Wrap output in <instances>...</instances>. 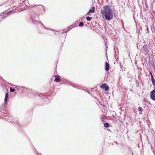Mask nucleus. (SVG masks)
I'll list each match as a JSON object with an SVG mask.
<instances>
[{"label": "nucleus", "instance_id": "12", "mask_svg": "<svg viewBox=\"0 0 155 155\" xmlns=\"http://www.w3.org/2000/svg\"><path fill=\"white\" fill-rule=\"evenodd\" d=\"M151 81L153 86H155V80L154 78H151Z\"/></svg>", "mask_w": 155, "mask_h": 155}, {"label": "nucleus", "instance_id": "20", "mask_svg": "<svg viewBox=\"0 0 155 155\" xmlns=\"http://www.w3.org/2000/svg\"><path fill=\"white\" fill-rule=\"evenodd\" d=\"M36 93L35 94L36 95H37H37H38L39 96H40V94L38 93L37 92H36Z\"/></svg>", "mask_w": 155, "mask_h": 155}, {"label": "nucleus", "instance_id": "9", "mask_svg": "<svg viewBox=\"0 0 155 155\" xmlns=\"http://www.w3.org/2000/svg\"><path fill=\"white\" fill-rule=\"evenodd\" d=\"M8 94L7 93H6L5 95V100H4V102L5 104H7V101L8 99Z\"/></svg>", "mask_w": 155, "mask_h": 155}, {"label": "nucleus", "instance_id": "17", "mask_svg": "<svg viewBox=\"0 0 155 155\" xmlns=\"http://www.w3.org/2000/svg\"><path fill=\"white\" fill-rule=\"evenodd\" d=\"M41 6L42 7V8L43 9V10L44 11V12H45V7L44 6Z\"/></svg>", "mask_w": 155, "mask_h": 155}, {"label": "nucleus", "instance_id": "24", "mask_svg": "<svg viewBox=\"0 0 155 155\" xmlns=\"http://www.w3.org/2000/svg\"><path fill=\"white\" fill-rule=\"evenodd\" d=\"M37 154L38 155H41V154L40 153H39L38 152L37 153Z\"/></svg>", "mask_w": 155, "mask_h": 155}, {"label": "nucleus", "instance_id": "5", "mask_svg": "<svg viewBox=\"0 0 155 155\" xmlns=\"http://www.w3.org/2000/svg\"><path fill=\"white\" fill-rule=\"evenodd\" d=\"M150 97L153 101H155V89L152 91L150 92Z\"/></svg>", "mask_w": 155, "mask_h": 155}, {"label": "nucleus", "instance_id": "13", "mask_svg": "<svg viewBox=\"0 0 155 155\" xmlns=\"http://www.w3.org/2000/svg\"><path fill=\"white\" fill-rule=\"evenodd\" d=\"M86 19L88 21H90L92 18V17L89 16H87L86 18Z\"/></svg>", "mask_w": 155, "mask_h": 155}, {"label": "nucleus", "instance_id": "7", "mask_svg": "<svg viewBox=\"0 0 155 155\" xmlns=\"http://www.w3.org/2000/svg\"><path fill=\"white\" fill-rule=\"evenodd\" d=\"M55 77H56L55 79V81H56L57 82H59L60 81V77L59 76H58L57 75L55 76Z\"/></svg>", "mask_w": 155, "mask_h": 155}, {"label": "nucleus", "instance_id": "28", "mask_svg": "<svg viewBox=\"0 0 155 155\" xmlns=\"http://www.w3.org/2000/svg\"><path fill=\"white\" fill-rule=\"evenodd\" d=\"M2 17H3V18H5V17H3L2 16Z\"/></svg>", "mask_w": 155, "mask_h": 155}, {"label": "nucleus", "instance_id": "25", "mask_svg": "<svg viewBox=\"0 0 155 155\" xmlns=\"http://www.w3.org/2000/svg\"><path fill=\"white\" fill-rule=\"evenodd\" d=\"M70 29H68V31L70 29L72 28V27H71V26H70Z\"/></svg>", "mask_w": 155, "mask_h": 155}, {"label": "nucleus", "instance_id": "2", "mask_svg": "<svg viewBox=\"0 0 155 155\" xmlns=\"http://www.w3.org/2000/svg\"><path fill=\"white\" fill-rule=\"evenodd\" d=\"M41 27L43 28H44L45 31L44 32H40L41 33H46L51 35H54L55 34L54 30L50 29H48L42 23H41Z\"/></svg>", "mask_w": 155, "mask_h": 155}, {"label": "nucleus", "instance_id": "15", "mask_svg": "<svg viewBox=\"0 0 155 155\" xmlns=\"http://www.w3.org/2000/svg\"><path fill=\"white\" fill-rule=\"evenodd\" d=\"M138 110L139 111L142 112L143 111V109L142 107H139L138 108Z\"/></svg>", "mask_w": 155, "mask_h": 155}, {"label": "nucleus", "instance_id": "26", "mask_svg": "<svg viewBox=\"0 0 155 155\" xmlns=\"http://www.w3.org/2000/svg\"><path fill=\"white\" fill-rule=\"evenodd\" d=\"M145 47H147L146 46H145V45L144 46V48Z\"/></svg>", "mask_w": 155, "mask_h": 155}, {"label": "nucleus", "instance_id": "14", "mask_svg": "<svg viewBox=\"0 0 155 155\" xmlns=\"http://www.w3.org/2000/svg\"><path fill=\"white\" fill-rule=\"evenodd\" d=\"M15 89L12 88L11 87L10 88V91L11 92H13L14 91H15Z\"/></svg>", "mask_w": 155, "mask_h": 155}, {"label": "nucleus", "instance_id": "4", "mask_svg": "<svg viewBox=\"0 0 155 155\" xmlns=\"http://www.w3.org/2000/svg\"><path fill=\"white\" fill-rule=\"evenodd\" d=\"M101 88H105V91H107L109 90V88L108 85L106 83H104L100 86Z\"/></svg>", "mask_w": 155, "mask_h": 155}, {"label": "nucleus", "instance_id": "16", "mask_svg": "<svg viewBox=\"0 0 155 155\" xmlns=\"http://www.w3.org/2000/svg\"><path fill=\"white\" fill-rule=\"evenodd\" d=\"M84 25V23L83 22H80L79 24V26L80 27H81V26H83V25Z\"/></svg>", "mask_w": 155, "mask_h": 155}, {"label": "nucleus", "instance_id": "22", "mask_svg": "<svg viewBox=\"0 0 155 155\" xmlns=\"http://www.w3.org/2000/svg\"><path fill=\"white\" fill-rule=\"evenodd\" d=\"M85 91H86L88 93L90 94V93L88 91V90H85Z\"/></svg>", "mask_w": 155, "mask_h": 155}, {"label": "nucleus", "instance_id": "1", "mask_svg": "<svg viewBox=\"0 0 155 155\" xmlns=\"http://www.w3.org/2000/svg\"><path fill=\"white\" fill-rule=\"evenodd\" d=\"M101 14L105 19L110 21L113 18V11L110 7L108 5H105L101 10Z\"/></svg>", "mask_w": 155, "mask_h": 155}, {"label": "nucleus", "instance_id": "21", "mask_svg": "<svg viewBox=\"0 0 155 155\" xmlns=\"http://www.w3.org/2000/svg\"><path fill=\"white\" fill-rule=\"evenodd\" d=\"M17 88L18 89H20L21 88V87H20V86H17Z\"/></svg>", "mask_w": 155, "mask_h": 155}, {"label": "nucleus", "instance_id": "18", "mask_svg": "<svg viewBox=\"0 0 155 155\" xmlns=\"http://www.w3.org/2000/svg\"><path fill=\"white\" fill-rule=\"evenodd\" d=\"M150 73L151 76V78H154L152 73L151 72H150Z\"/></svg>", "mask_w": 155, "mask_h": 155}, {"label": "nucleus", "instance_id": "3", "mask_svg": "<svg viewBox=\"0 0 155 155\" xmlns=\"http://www.w3.org/2000/svg\"><path fill=\"white\" fill-rule=\"evenodd\" d=\"M40 15H35L32 16L31 17V19L34 23L36 24L37 23L38 24H40V25L41 27V23H42L40 21L36 20V17L38 18V20H40V18H39V16H40Z\"/></svg>", "mask_w": 155, "mask_h": 155}, {"label": "nucleus", "instance_id": "27", "mask_svg": "<svg viewBox=\"0 0 155 155\" xmlns=\"http://www.w3.org/2000/svg\"><path fill=\"white\" fill-rule=\"evenodd\" d=\"M147 29L148 31V28L147 27Z\"/></svg>", "mask_w": 155, "mask_h": 155}, {"label": "nucleus", "instance_id": "8", "mask_svg": "<svg viewBox=\"0 0 155 155\" xmlns=\"http://www.w3.org/2000/svg\"><path fill=\"white\" fill-rule=\"evenodd\" d=\"M94 7H93L92 9H90L88 12L87 14V15H88L90 13H94Z\"/></svg>", "mask_w": 155, "mask_h": 155}, {"label": "nucleus", "instance_id": "6", "mask_svg": "<svg viewBox=\"0 0 155 155\" xmlns=\"http://www.w3.org/2000/svg\"><path fill=\"white\" fill-rule=\"evenodd\" d=\"M109 65L108 63L107 62H105V70L106 71H107L109 70Z\"/></svg>", "mask_w": 155, "mask_h": 155}, {"label": "nucleus", "instance_id": "19", "mask_svg": "<svg viewBox=\"0 0 155 155\" xmlns=\"http://www.w3.org/2000/svg\"><path fill=\"white\" fill-rule=\"evenodd\" d=\"M136 81H137V86H139V82H138L137 80H136Z\"/></svg>", "mask_w": 155, "mask_h": 155}, {"label": "nucleus", "instance_id": "11", "mask_svg": "<svg viewBox=\"0 0 155 155\" xmlns=\"http://www.w3.org/2000/svg\"><path fill=\"white\" fill-rule=\"evenodd\" d=\"M104 127H109V124L108 123L106 122L104 124Z\"/></svg>", "mask_w": 155, "mask_h": 155}, {"label": "nucleus", "instance_id": "23", "mask_svg": "<svg viewBox=\"0 0 155 155\" xmlns=\"http://www.w3.org/2000/svg\"><path fill=\"white\" fill-rule=\"evenodd\" d=\"M105 45L106 48H108V46H107V45L106 44H105Z\"/></svg>", "mask_w": 155, "mask_h": 155}, {"label": "nucleus", "instance_id": "10", "mask_svg": "<svg viewBox=\"0 0 155 155\" xmlns=\"http://www.w3.org/2000/svg\"><path fill=\"white\" fill-rule=\"evenodd\" d=\"M16 10V8H15V10H11L10 11H9L8 12H7L6 15H8V14H10L12 13L15 12Z\"/></svg>", "mask_w": 155, "mask_h": 155}]
</instances>
